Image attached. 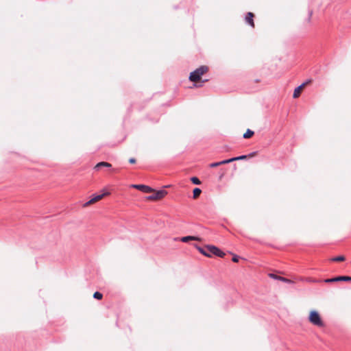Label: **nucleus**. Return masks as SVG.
<instances>
[{
    "instance_id": "f257e3e1",
    "label": "nucleus",
    "mask_w": 351,
    "mask_h": 351,
    "mask_svg": "<svg viewBox=\"0 0 351 351\" xmlns=\"http://www.w3.org/2000/svg\"><path fill=\"white\" fill-rule=\"evenodd\" d=\"M195 247L201 254L207 257H210L212 254L221 258L225 256V253L215 245H208L205 246V247H202L195 244Z\"/></svg>"
},
{
    "instance_id": "f03ea898",
    "label": "nucleus",
    "mask_w": 351,
    "mask_h": 351,
    "mask_svg": "<svg viewBox=\"0 0 351 351\" xmlns=\"http://www.w3.org/2000/svg\"><path fill=\"white\" fill-rule=\"evenodd\" d=\"M208 71V67L207 66H201L190 73L189 80L193 82H199L202 76L206 73Z\"/></svg>"
},
{
    "instance_id": "7ed1b4c3",
    "label": "nucleus",
    "mask_w": 351,
    "mask_h": 351,
    "mask_svg": "<svg viewBox=\"0 0 351 351\" xmlns=\"http://www.w3.org/2000/svg\"><path fill=\"white\" fill-rule=\"evenodd\" d=\"M309 322L315 326H323L324 323L319 316V314L316 311H311L308 317Z\"/></svg>"
},
{
    "instance_id": "20e7f679",
    "label": "nucleus",
    "mask_w": 351,
    "mask_h": 351,
    "mask_svg": "<svg viewBox=\"0 0 351 351\" xmlns=\"http://www.w3.org/2000/svg\"><path fill=\"white\" fill-rule=\"evenodd\" d=\"M167 192L165 190H159L154 193V194L147 197L148 199L157 200L162 199L167 195Z\"/></svg>"
},
{
    "instance_id": "39448f33",
    "label": "nucleus",
    "mask_w": 351,
    "mask_h": 351,
    "mask_svg": "<svg viewBox=\"0 0 351 351\" xmlns=\"http://www.w3.org/2000/svg\"><path fill=\"white\" fill-rule=\"evenodd\" d=\"M108 194H109V193L106 192V193H104L101 195H94L93 197H92L89 201H88L84 204V207H87L88 206L101 199L104 196H106Z\"/></svg>"
},
{
    "instance_id": "423d86ee",
    "label": "nucleus",
    "mask_w": 351,
    "mask_h": 351,
    "mask_svg": "<svg viewBox=\"0 0 351 351\" xmlns=\"http://www.w3.org/2000/svg\"><path fill=\"white\" fill-rule=\"evenodd\" d=\"M108 194H109V193L106 192V193H104L101 195H94L93 197H92L89 201H88L84 204V207H87L88 206L101 199L104 196H106Z\"/></svg>"
},
{
    "instance_id": "0eeeda50",
    "label": "nucleus",
    "mask_w": 351,
    "mask_h": 351,
    "mask_svg": "<svg viewBox=\"0 0 351 351\" xmlns=\"http://www.w3.org/2000/svg\"><path fill=\"white\" fill-rule=\"evenodd\" d=\"M338 281H351V277L350 276H337L332 278H327L324 280V282L326 283H330L334 282H338Z\"/></svg>"
},
{
    "instance_id": "6e6552de",
    "label": "nucleus",
    "mask_w": 351,
    "mask_h": 351,
    "mask_svg": "<svg viewBox=\"0 0 351 351\" xmlns=\"http://www.w3.org/2000/svg\"><path fill=\"white\" fill-rule=\"evenodd\" d=\"M132 187L138 189L145 193H149L154 191V190L152 187L144 184H133Z\"/></svg>"
},
{
    "instance_id": "1a4fd4ad",
    "label": "nucleus",
    "mask_w": 351,
    "mask_h": 351,
    "mask_svg": "<svg viewBox=\"0 0 351 351\" xmlns=\"http://www.w3.org/2000/svg\"><path fill=\"white\" fill-rule=\"evenodd\" d=\"M307 84H308V82H304V83L302 84L300 86L295 88L294 90L293 94V98L299 97Z\"/></svg>"
},
{
    "instance_id": "9d476101",
    "label": "nucleus",
    "mask_w": 351,
    "mask_h": 351,
    "mask_svg": "<svg viewBox=\"0 0 351 351\" xmlns=\"http://www.w3.org/2000/svg\"><path fill=\"white\" fill-rule=\"evenodd\" d=\"M254 17V14L252 12H247L245 19V22L253 28L255 27Z\"/></svg>"
},
{
    "instance_id": "9b49d317",
    "label": "nucleus",
    "mask_w": 351,
    "mask_h": 351,
    "mask_svg": "<svg viewBox=\"0 0 351 351\" xmlns=\"http://www.w3.org/2000/svg\"><path fill=\"white\" fill-rule=\"evenodd\" d=\"M269 276L274 279H276V280H279L280 281H282L284 282H287V283H293V281L291 280H289L288 278H284V277H282V276H277L274 274H269Z\"/></svg>"
},
{
    "instance_id": "f8f14e48",
    "label": "nucleus",
    "mask_w": 351,
    "mask_h": 351,
    "mask_svg": "<svg viewBox=\"0 0 351 351\" xmlns=\"http://www.w3.org/2000/svg\"><path fill=\"white\" fill-rule=\"evenodd\" d=\"M180 241L184 243H187L189 241H200V238L194 236H186L180 238Z\"/></svg>"
},
{
    "instance_id": "ddd939ff",
    "label": "nucleus",
    "mask_w": 351,
    "mask_h": 351,
    "mask_svg": "<svg viewBox=\"0 0 351 351\" xmlns=\"http://www.w3.org/2000/svg\"><path fill=\"white\" fill-rule=\"evenodd\" d=\"M112 167V165L107 162H98L94 167V169L99 170L101 167H107L110 168Z\"/></svg>"
},
{
    "instance_id": "4468645a",
    "label": "nucleus",
    "mask_w": 351,
    "mask_h": 351,
    "mask_svg": "<svg viewBox=\"0 0 351 351\" xmlns=\"http://www.w3.org/2000/svg\"><path fill=\"white\" fill-rule=\"evenodd\" d=\"M254 131L251 130L250 129H247L245 133H244L243 137L244 138H249L252 137L254 135Z\"/></svg>"
},
{
    "instance_id": "2eb2a0df",
    "label": "nucleus",
    "mask_w": 351,
    "mask_h": 351,
    "mask_svg": "<svg viewBox=\"0 0 351 351\" xmlns=\"http://www.w3.org/2000/svg\"><path fill=\"white\" fill-rule=\"evenodd\" d=\"M201 193H202V190L199 188H195L193 191V198L195 199L197 197H199Z\"/></svg>"
},
{
    "instance_id": "dca6fc26",
    "label": "nucleus",
    "mask_w": 351,
    "mask_h": 351,
    "mask_svg": "<svg viewBox=\"0 0 351 351\" xmlns=\"http://www.w3.org/2000/svg\"><path fill=\"white\" fill-rule=\"evenodd\" d=\"M344 260H345V256H336L331 259L332 261H336V262L343 261Z\"/></svg>"
},
{
    "instance_id": "f3484780",
    "label": "nucleus",
    "mask_w": 351,
    "mask_h": 351,
    "mask_svg": "<svg viewBox=\"0 0 351 351\" xmlns=\"http://www.w3.org/2000/svg\"><path fill=\"white\" fill-rule=\"evenodd\" d=\"M191 180L192 183H193V184H194L199 185V184H201L200 180H199V178H197V177H192V178H191Z\"/></svg>"
},
{
    "instance_id": "a211bd4d",
    "label": "nucleus",
    "mask_w": 351,
    "mask_h": 351,
    "mask_svg": "<svg viewBox=\"0 0 351 351\" xmlns=\"http://www.w3.org/2000/svg\"><path fill=\"white\" fill-rule=\"evenodd\" d=\"M103 297V295L102 293H101L99 291H96L95 292V293L93 294V298L95 299H97V300H101Z\"/></svg>"
},
{
    "instance_id": "6ab92c4d",
    "label": "nucleus",
    "mask_w": 351,
    "mask_h": 351,
    "mask_svg": "<svg viewBox=\"0 0 351 351\" xmlns=\"http://www.w3.org/2000/svg\"><path fill=\"white\" fill-rule=\"evenodd\" d=\"M247 157V156L246 155H242V156H240L232 158V160L233 161L240 160L245 159Z\"/></svg>"
},
{
    "instance_id": "aec40b11",
    "label": "nucleus",
    "mask_w": 351,
    "mask_h": 351,
    "mask_svg": "<svg viewBox=\"0 0 351 351\" xmlns=\"http://www.w3.org/2000/svg\"><path fill=\"white\" fill-rule=\"evenodd\" d=\"M233 162V160H232V158H230V159H227V160H224L220 161L219 163H220V165H221L228 164V163H230V162Z\"/></svg>"
},
{
    "instance_id": "412c9836",
    "label": "nucleus",
    "mask_w": 351,
    "mask_h": 351,
    "mask_svg": "<svg viewBox=\"0 0 351 351\" xmlns=\"http://www.w3.org/2000/svg\"><path fill=\"white\" fill-rule=\"evenodd\" d=\"M219 165H220L219 162H213V163H211V164H210V165H209L210 167H212V168H213V167H218V166H219Z\"/></svg>"
},
{
    "instance_id": "4be33fe9",
    "label": "nucleus",
    "mask_w": 351,
    "mask_h": 351,
    "mask_svg": "<svg viewBox=\"0 0 351 351\" xmlns=\"http://www.w3.org/2000/svg\"><path fill=\"white\" fill-rule=\"evenodd\" d=\"M239 258H240V257L239 256L234 255L232 257V261L234 263H237V262H239Z\"/></svg>"
},
{
    "instance_id": "5701e85b",
    "label": "nucleus",
    "mask_w": 351,
    "mask_h": 351,
    "mask_svg": "<svg viewBox=\"0 0 351 351\" xmlns=\"http://www.w3.org/2000/svg\"><path fill=\"white\" fill-rule=\"evenodd\" d=\"M129 162H130V163H131V164H134V163H135V162H136V159H135V158H130V160H129Z\"/></svg>"
}]
</instances>
